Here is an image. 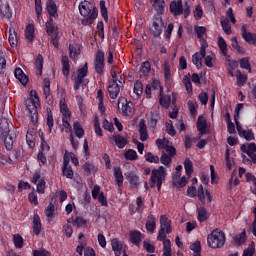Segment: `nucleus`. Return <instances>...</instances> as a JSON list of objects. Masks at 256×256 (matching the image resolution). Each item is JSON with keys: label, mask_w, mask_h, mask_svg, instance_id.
<instances>
[{"label": "nucleus", "mask_w": 256, "mask_h": 256, "mask_svg": "<svg viewBox=\"0 0 256 256\" xmlns=\"http://www.w3.org/2000/svg\"><path fill=\"white\" fill-rule=\"evenodd\" d=\"M26 110L31 115L32 125H37V121H39V112H37V106L35 105V101L30 100L26 104Z\"/></svg>", "instance_id": "10"}, {"label": "nucleus", "mask_w": 256, "mask_h": 256, "mask_svg": "<svg viewBox=\"0 0 256 256\" xmlns=\"http://www.w3.org/2000/svg\"><path fill=\"white\" fill-rule=\"evenodd\" d=\"M129 237L132 245L139 247V245H141V241L143 240V233H141L139 230H132L129 233Z\"/></svg>", "instance_id": "18"}, {"label": "nucleus", "mask_w": 256, "mask_h": 256, "mask_svg": "<svg viewBox=\"0 0 256 256\" xmlns=\"http://www.w3.org/2000/svg\"><path fill=\"white\" fill-rule=\"evenodd\" d=\"M60 113H62V117H71V111H69V106H67L65 99L60 100Z\"/></svg>", "instance_id": "45"}, {"label": "nucleus", "mask_w": 256, "mask_h": 256, "mask_svg": "<svg viewBox=\"0 0 256 256\" xmlns=\"http://www.w3.org/2000/svg\"><path fill=\"white\" fill-rule=\"evenodd\" d=\"M31 183L36 185L37 193L43 195L45 193V189L47 188V182L45 181L44 177H41V171L36 170L32 176Z\"/></svg>", "instance_id": "7"}, {"label": "nucleus", "mask_w": 256, "mask_h": 256, "mask_svg": "<svg viewBox=\"0 0 256 256\" xmlns=\"http://www.w3.org/2000/svg\"><path fill=\"white\" fill-rule=\"evenodd\" d=\"M133 91L137 97H141L143 95V83L139 80L134 82Z\"/></svg>", "instance_id": "53"}, {"label": "nucleus", "mask_w": 256, "mask_h": 256, "mask_svg": "<svg viewBox=\"0 0 256 256\" xmlns=\"http://www.w3.org/2000/svg\"><path fill=\"white\" fill-rule=\"evenodd\" d=\"M46 10L50 17H54V19L59 17V13L57 12V3L55 0H47Z\"/></svg>", "instance_id": "17"}, {"label": "nucleus", "mask_w": 256, "mask_h": 256, "mask_svg": "<svg viewBox=\"0 0 256 256\" xmlns=\"http://www.w3.org/2000/svg\"><path fill=\"white\" fill-rule=\"evenodd\" d=\"M14 76L20 81L21 85H27L29 83V76L19 67L14 70Z\"/></svg>", "instance_id": "22"}, {"label": "nucleus", "mask_w": 256, "mask_h": 256, "mask_svg": "<svg viewBox=\"0 0 256 256\" xmlns=\"http://www.w3.org/2000/svg\"><path fill=\"white\" fill-rule=\"evenodd\" d=\"M62 175L66 177V179H73L75 177V172H73V168L69 164V158L64 157L63 166H62Z\"/></svg>", "instance_id": "14"}, {"label": "nucleus", "mask_w": 256, "mask_h": 256, "mask_svg": "<svg viewBox=\"0 0 256 256\" xmlns=\"http://www.w3.org/2000/svg\"><path fill=\"white\" fill-rule=\"evenodd\" d=\"M145 227L148 233H155V229H157V218L155 215L151 214L148 216Z\"/></svg>", "instance_id": "21"}, {"label": "nucleus", "mask_w": 256, "mask_h": 256, "mask_svg": "<svg viewBox=\"0 0 256 256\" xmlns=\"http://www.w3.org/2000/svg\"><path fill=\"white\" fill-rule=\"evenodd\" d=\"M220 25L224 31V33H226V35H231L232 30H231V24L229 23V19H222L220 21Z\"/></svg>", "instance_id": "52"}, {"label": "nucleus", "mask_w": 256, "mask_h": 256, "mask_svg": "<svg viewBox=\"0 0 256 256\" xmlns=\"http://www.w3.org/2000/svg\"><path fill=\"white\" fill-rule=\"evenodd\" d=\"M122 113L126 117H129L135 113V107H133V102H127L122 105Z\"/></svg>", "instance_id": "35"}, {"label": "nucleus", "mask_w": 256, "mask_h": 256, "mask_svg": "<svg viewBox=\"0 0 256 256\" xmlns=\"http://www.w3.org/2000/svg\"><path fill=\"white\" fill-rule=\"evenodd\" d=\"M165 177H167V171L165 170V167L160 166L158 169H153L149 180L150 188L153 189V187L156 185L157 190L161 191Z\"/></svg>", "instance_id": "2"}, {"label": "nucleus", "mask_w": 256, "mask_h": 256, "mask_svg": "<svg viewBox=\"0 0 256 256\" xmlns=\"http://www.w3.org/2000/svg\"><path fill=\"white\" fill-rule=\"evenodd\" d=\"M111 247L115 256H121V253H123V243H121L119 239L117 238L112 239Z\"/></svg>", "instance_id": "25"}, {"label": "nucleus", "mask_w": 256, "mask_h": 256, "mask_svg": "<svg viewBox=\"0 0 256 256\" xmlns=\"http://www.w3.org/2000/svg\"><path fill=\"white\" fill-rule=\"evenodd\" d=\"M32 224H33L32 229H33L34 235H37V236L41 235L42 224H41V217L39 216V214H34Z\"/></svg>", "instance_id": "24"}, {"label": "nucleus", "mask_w": 256, "mask_h": 256, "mask_svg": "<svg viewBox=\"0 0 256 256\" xmlns=\"http://www.w3.org/2000/svg\"><path fill=\"white\" fill-rule=\"evenodd\" d=\"M143 249L147 251V253H155V246L149 243V240L143 241Z\"/></svg>", "instance_id": "64"}, {"label": "nucleus", "mask_w": 256, "mask_h": 256, "mask_svg": "<svg viewBox=\"0 0 256 256\" xmlns=\"http://www.w3.org/2000/svg\"><path fill=\"white\" fill-rule=\"evenodd\" d=\"M79 13L84 19L81 20V24L84 27H91L95 23V19L99 17V9L91 3V1L83 0L78 6Z\"/></svg>", "instance_id": "1"}, {"label": "nucleus", "mask_w": 256, "mask_h": 256, "mask_svg": "<svg viewBox=\"0 0 256 256\" xmlns=\"http://www.w3.org/2000/svg\"><path fill=\"white\" fill-rule=\"evenodd\" d=\"M218 47L222 55L226 57L227 53H229V50L227 49V42L222 36L218 37Z\"/></svg>", "instance_id": "43"}, {"label": "nucleus", "mask_w": 256, "mask_h": 256, "mask_svg": "<svg viewBox=\"0 0 256 256\" xmlns=\"http://www.w3.org/2000/svg\"><path fill=\"white\" fill-rule=\"evenodd\" d=\"M43 91L46 98L51 95V80L49 78L43 80Z\"/></svg>", "instance_id": "51"}, {"label": "nucleus", "mask_w": 256, "mask_h": 256, "mask_svg": "<svg viewBox=\"0 0 256 256\" xmlns=\"http://www.w3.org/2000/svg\"><path fill=\"white\" fill-rule=\"evenodd\" d=\"M255 255V242H251L250 246L243 251L242 256H253Z\"/></svg>", "instance_id": "63"}, {"label": "nucleus", "mask_w": 256, "mask_h": 256, "mask_svg": "<svg viewBox=\"0 0 256 256\" xmlns=\"http://www.w3.org/2000/svg\"><path fill=\"white\" fill-rule=\"evenodd\" d=\"M25 37L29 43H33L35 41V27L31 24L26 26Z\"/></svg>", "instance_id": "33"}, {"label": "nucleus", "mask_w": 256, "mask_h": 256, "mask_svg": "<svg viewBox=\"0 0 256 256\" xmlns=\"http://www.w3.org/2000/svg\"><path fill=\"white\" fill-rule=\"evenodd\" d=\"M240 150L242 153H246V155H253V153H256V144L255 142L249 143L248 146L242 144L240 146Z\"/></svg>", "instance_id": "34"}, {"label": "nucleus", "mask_w": 256, "mask_h": 256, "mask_svg": "<svg viewBox=\"0 0 256 256\" xmlns=\"http://www.w3.org/2000/svg\"><path fill=\"white\" fill-rule=\"evenodd\" d=\"M0 13L4 19H11L13 17V11H11V6H9V1H0Z\"/></svg>", "instance_id": "13"}, {"label": "nucleus", "mask_w": 256, "mask_h": 256, "mask_svg": "<svg viewBox=\"0 0 256 256\" xmlns=\"http://www.w3.org/2000/svg\"><path fill=\"white\" fill-rule=\"evenodd\" d=\"M239 65L241 69H245L248 71V73H252V68H251V62L249 60V57H243L239 60Z\"/></svg>", "instance_id": "41"}, {"label": "nucleus", "mask_w": 256, "mask_h": 256, "mask_svg": "<svg viewBox=\"0 0 256 256\" xmlns=\"http://www.w3.org/2000/svg\"><path fill=\"white\" fill-rule=\"evenodd\" d=\"M69 55L72 59H77L81 55V45L77 43L70 44Z\"/></svg>", "instance_id": "29"}, {"label": "nucleus", "mask_w": 256, "mask_h": 256, "mask_svg": "<svg viewBox=\"0 0 256 256\" xmlns=\"http://www.w3.org/2000/svg\"><path fill=\"white\" fill-rule=\"evenodd\" d=\"M184 169L186 171L187 177H191V175L193 174V161H191V159L185 158Z\"/></svg>", "instance_id": "48"}, {"label": "nucleus", "mask_w": 256, "mask_h": 256, "mask_svg": "<svg viewBox=\"0 0 256 256\" xmlns=\"http://www.w3.org/2000/svg\"><path fill=\"white\" fill-rule=\"evenodd\" d=\"M197 213H198L197 219L199 223H205V221L209 219V213L207 212V209H205V207L197 208Z\"/></svg>", "instance_id": "36"}, {"label": "nucleus", "mask_w": 256, "mask_h": 256, "mask_svg": "<svg viewBox=\"0 0 256 256\" xmlns=\"http://www.w3.org/2000/svg\"><path fill=\"white\" fill-rule=\"evenodd\" d=\"M138 127L140 133V141H147L149 139V132L147 131V124H145V120H140Z\"/></svg>", "instance_id": "23"}, {"label": "nucleus", "mask_w": 256, "mask_h": 256, "mask_svg": "<svg viewBox=\"0 0 256 256\" xmlns=\"http://www.w3.org/2000/svg\"><path fill=\"white\" fill-rule=\"evenodd\" d=\"M8 41L10 43V47H17V43H19V37L17 36V31H15L14 27L9 28V36Z\"/></svg>", "instance_id": "26"}, {"label": "nucleus", "mask_w": 256, "mask_h": 256, "mask_svg": "<svg viewBox=\"0 0 256 256\" xmlns=\"http://www.w3.org/2000/svg\"><path fill=\"white\" fill-rule=\"evenodd\" d=\"M234 242L238 247H241L247 241V231L243 230L240 234L234 236Z\"/></svg>", "instance_id": "40"}, {"label": "nucleus", "mask_w": 256, "mask_h": 256, "mask_svg": "<svg viewBox=\"0 0 256 256\" xmlns=\"http://www.w3.org/2000/svg\"><path fill=\"white\" fill-rule=\"evenodd\" d=\"M159 103L164 109H169L171 107V96L169 95H162L159 98Z\"/></svg>", "instance_id": "49"}, {"label": "nucleus", "mask_w": 256, "mask_h": 256, "mask_svg": "<svg viewBox=\"0 0 256 256\" xmlns=\"http://www.w3.org/2000/svg\"><path fill=\"white\" fill-rule=\"evenodd\" d=\"M197 130L199 131V133H201V135H205L206 131H207V119H205V117L203 116H199L198 120H197V124H196Z\"/></svg>", "instance_id": "28"}, {"label": "nucleus", "mask_w": 256, "mask_h": 256, "mask_svg": "<svg viewBox=\"0 0 256 256\" xmlns=\"http://www.w3.org/2000/svg\"><path fill=\"white\" fill-rule=\"evenodd\" d=\"M241 35L246 43H256V34L253 35L251 32H247V25L244 24L241 27Z\"/></svg>", "instance_id": "19"}, {"label": "nucleus", "mask_w": 256, "mask_h": 256, "mask_svg": "<svg viewBox=\"0 0 256 256\" xmlns=\"http://www.w3.org/2000/svg\"><path fill=\"white\" fill-rule=\"evenodd\" d=\"M160 229L166 231L167 235L171 234L173 231L171 228V220H169L165 215L160 216Z\"/></svg>", "instance_id": "20"}, {"label": "nucleus", "mask_w": 256, "mask_h": 256, "mask_svg": "<svg viewBox=\"0 0 256 256\" xmlns=\"http://www.w3.org/2000/svg\"><path fill=\"white\" fill-rule=\"evenodd\" d=\"M240 137H244L246 141H253L255 134L251 130H243L242 133H240Z\"/></svg>", "instance_id": "59"}, {"label": "nucleus", "mask_w": 256, "mask_h": 256, "mask_svg": "<svg viewBox=\"0 0 256 256\" xmlns=\"http://www.w3.org/2000/svg\"><path fill=\"white\" fill-rule=\"evenodd\" d=\"M107 91L110 99H117L121 93V86L117 82H108Z\"/></svg>", "instance_id": "11"}, {"label": "nucleus", "mask_w": 256, "mask_h": 256, "mask_svg": "<svg viewBox=\"0 0 256 256\" xmlns=\"http://www.w3.org/2000/svg\"><path fill=\"white\" fill-rule=\"evenodd\" d=\"M225 239V233L215 229L207 236L208 247H211V249H221L225 245Z\"/></svg>", "instance_id": "3"}, {"label": "nucleus", "mask_w": 256, "mask_h": 256, "mask_svg": "<svg viewBox=\"0 0 256 256\" xmlns=\"http://www.w3.org/2000/svg\"><path fill=\"white\" fill-rule=\"evenodd\" d=\"M173 159H171V156L167 155V153L163 152L161 157H160V163L162 165H165V167H169L171 165Z\"/></svg>", "instance_id": "56"}, {"label": "nucleus", "mask_w": 256, "mask_h": 256, "mask_svg": "<svg viewBox=\"0 0 256 256\" xmlns=\"http://www.w3.org/2000/svg\"><path fill=\"white\" fill-rule=\"evenodd\" d=\"M46 27V33L49 36H53V35H59V27H57V25L55 24H45Z\"/></svg>", "instance_id": "47"}, {"label": "nucleus", "mask_w": 256, "mask_h": 256, "mask_svg": "<svg viewBox=\"0 0 256 256\" xmlns=\"http://www.w3.org/2000/svg\"><path fill=\"white\" fill-rule=\"evenodd\" d=\"M94 70L98 75L105 73V52L98 50L94 56Z\"/></svg>", "instance_id": "6"}, {"label": "nucleus", "mask_w": 256, "mask_h": 256, "mask_svg": "<svg viewBox=\"0 0 256 256\" xmlns=\"http://www.w3.org/2000/svg\"><path fill=\"white\" fill-rule=\"evenodd\" d=\"M194 31L198 39H203V35L207 33V28L205 26H195Z\"/></svg>", "instance_id": "61"}, {"label": "nucleus", "mask_w": 256, "mask_h": 256, "mask_svg": "<svg viewBox=\"0 0 256 256\" xmlns=\"http://www.w3.org/2000/svg\"><path fill=\"white\" fill-rule=\"evenodd\" d=\"M197 197L202 205H205V190L203 189V185L200 184L198 187V191L196 192Z\"/></svg>", "instance_id": "60"}, {"label": "nucleus", "mask_w": 256, "mask_h": 256, "mask_svg": "<svg viewBox=\"0 0 256 256\" xmlns=\"http://www.w3.org/2000/svg\"><path fill=\"white\" fill-rule=\"evenodd\" d=\"M247 79V74H243L241 70L236 71V85H238V87H243L245 83H247Z\"/></svg>", "instance_id": "37"}, {"label": "nucleus", "mask_w": 256, "mask_h": 256, "mask_svg": "<svg viewBox=\"0 0 256 256\" xmlns=\"http://www.w3.org/2000/svg\"><path fill=\"white\" fill-rule=\"evenodd\" d=\"M113 137H114L115 145H117L119 149H124L125 145H127V138L121 135H115Z\"/></svg>", "instance_id": "44"}, {"label": "nucleus", "mask_w": 256, "mask_h": 256, "mask_svg": "<svg viewBox=\"0 0 256 256\" xmlns=\"http://www.w3.org/2000/svg\"><path fill=\"white\" fill-rule=\"evenodd\" d=\"M157 123H159V115L157 113H151L148 119V127L150 131H155Z\"/></svg>", "instance_id": "32"}, {"label": "nucleus", "mask_w": 256, "mask_h": 256, "mask_svg": "<svg viewBox=\"0 0 256 256\" xmlns=\"http://www.w3.org/2000/svg\"><path fill=\"white\" fill-rule=\"evenodd\" d=\"M145 160L148 162V163H159L160 159H159V156L157 155H154L153 153L151 152H147L145 154Z\"/></svg>", "instance_id": "55"}, {"label": "nucleus", "mask_w": 256, "mask_h": 256, "mask_svg": "<svg viewBox=\"0 0 256 256\" xmlns=\"http://www.w3.org/2000/svg\"><path fill=\"white\" fill-rule=\"evenodd\" d=\"M125 177L129 183L130 189H139V185H141V178L135 171L126 172Z\"/></svg>", "instance_id": "9"}, {"label": "nucleus", "mask_w": 256, "mask_h": 256, "mask_svg": "<svg viewBox=\"0 0 256 256\" xmlns=\"http://www.w3.org/2000/svg\"><path fill=\"white\" fill-rule=\"evenodd\" d=\"M61 63H62V73L64 77H69L71 73V65L69 64V57L62 56Z\"/></svg>", "instance_id": "30"}, {"label": "nucleus", "mask_w": 256, "mask_h": 256, "mask_svg": "<svg viewBox=\"0 0 256 256\" xmlns=\"http://www.w3.org/2000/svg\"><path fill=\"white\" fill-rule=\"evenodd\" d=\"M152 7L158 13L157 15H163L165 13V0H152Z\"/></svg>", "instance_id": "27"}, {"label": "nucleus", "mask_w": 256, "mask_h": 256, "mask_svg": "<svg viewBox=\"0 0 256 256\" xmlns=\"http://www.w3.org/2000/svg\"><path fill=\"white\" fill-rule=\"evenodd\" d=\"M164 27L165 23L163 22V16H161V14L154 15L149 24V32L151 37H154V39L161 37Z\"/></svg>", "instance_id": "4"}, {"label": "nucleus", "mask_w": 256, "mask_h": 256, "mask_svg": "<svg viewBox=\"0 0 256 256\" xmlns=\"http://www.w3.org/2000/svg\"><path fill=\"white\" fill-rule=\"evenodd\" d=\"M46 124L48 127L49 133H52L55 121L53 119V113L51 111L47 112Z\"/></svg>", "instance_id": "54"}, {"label": "nucleus", "mask_w": 256, "mask_h": 256, "mask_svg": "<svg viewBox=\"0 0 256 256\" xmlns=\"http://www.w3.org/2000/svg\"><path fill=\"white\" fill-rule=\"evenodd\" d=\"M94 131L97 137H103V129H101V125L99 124V117H95L94 119Z\"/></svg>", "instance_id": "57"}, {"label": "nucleus", "mask_w": 256, "mask_h": 256, "mask_svg": "<svg viewBox=\"0 0 256 256\" xmlns=\"http://www.w3.org/2000/svg\"><path fill=\"white\" fill-rule=\"evenodd\" d=\"M113 171L116 185H118V191H123V181H125L123 178V170L121 167L115 166Z\"/></svg>", "instance_id": "15"}, {"label": "nucleus", "mask_w": 256, "mask_h": 256, "mask_svg": "<svg viewBox=\"0 0 256 256\" xmlns=\"http://www.w3.org/2000/svg\"><path fill=\"white\" fill-rule=\"evenodd\" d=\"M36 74L41 77L43 75V55L39 54L35 59Z\"/></svg>", "instance_id": "39"}, {"label": "nucleus", "mask_w": 256, "mask_h": 256, "mask_svg": "<svg viewBox=\"0 0 256 256\" xmlns=\"http://www.w3.org/2000/svg\"><path fill=\"white\" fill-rule=\"evenodd\" d=\"M34 133L35 131L31 129H28L26 133V143L30 149H33V147H35V137H33Z\"/></svg>", "instance_id": "42"}, {"label": "nucleus", "mask_w": 256, "mask_h": 256, "mask_svg": "<svg viewBox=\"0 0 256 256\" xmlns=\"http://www.w3.org/2000/svg\"><path fill=\"white\" fill-rule=\"evenodd\" d=\"M89 74V66L87 62L77 70V76L74 79V91H79V89H85L87 85L85 84V78Z\"/></svg>", "instance_id": "5"}, {"label": "nucleus", "mask_w": 256, "mask_h": 256, "mask_svg": "<svg viewBox=\"0 0 256 256\" xmlns=\"http://www.w3.org/2000/svg\"><path fill=\"white\" fill-rule=\"evenodd\" d=\"M192 63L196 68L202 69L203 67V56H200L199 53H194L192 55Z\"/></svg>", "instance_id": "46"}, {"label": "nucleus", "mask_w": 256, "mask_h": 256, "mask_svg": "<svg viewBox=\"0 0 256 256\" xmlns=\"http://www.w3.org/2000/svg\"><path fill=\"white\" fill-rule=\"evenodd\" d=\"M172 184L174 187L183 188L187 185V177H181V172H176L172 177Z\"/></svg>", "instance_id": "16"}, {"label": "nucleus", "mask_w": 256, "mask_h": 256, "mask_svg": "<svg viewBox=\"0 0 256 256\" xmlns=\"http://www.w3.org/2000/svg\"><path fill=\"white\" fill-rule=\"evenodd\" d=\"M140 77H149V73H151V63L147 60L141 63L140 66Z\"/></svg>", "instance_id": "31"}, {"label": "nucleus", "mask_w": 256, "mask_h": 256, "mask_svg": "<svg viewBox=\"0 0 256 256\" xmlns=\"http://www.w3.org/2000/svg\"><path fill=\"white\" fill-rule=\"evenodd\" d=\"M13 241L16 249H22L23 248V237L19 234H15L13 236Z\"/></svg>", "instance_id": "58"}, {"label": "nucleus", "mask_w": 256, "mask_h": 256, "mask_svg": "<svg viewBox=\"0 0 256 256\" xmlns=\"http://www.w3.org/2000/svg\"><path fill=\"white\" fill-rule=\"evenodd\" d=\"M0 133L2 137H4V145L7 151H11L13 149V143H15L16 135L15 132H11L8 129L3 132V128L0 127Z\"/></svg>", "instance_id": "8"}, {"label": "nucleus", "mask_w": 256, "mask_h": 256, "mask_svg": "<svg viewBox=\"0 0 256 256\" xmlns=\"http://www.w3.org/2000/svg\"><path fill=\"white\" fill-rule=\"evenodd\" d=\"M164 71V77L166 81H169L171 79V65L169 62H166L163 66Z\"/></svg>", "instance_id": "62"}, {"label": "nucleus", "mask_w": 256, "mask_h": 256, "mask_svg": "<svg viewBox=\"0 0 256 256\" xmlns=\"http://www.w3.org/2000/svg\"><path fill=\"white\" fill-rule=\"evenodd\" d=\"M124 157L125 159H127V161H137L139 159V155H137V151L133 149H129L128 151H126L124 153Z\"/></svg>", "instance_id": "50"}, {"label": "nucleus", "mask_w": 256, "mask_h": 256, "mask_svg": "<svg viewBox=\"0 0 256 256\" xmlns=\"http://www.w3.org/2000/svg\"><path fill=\"white\" fill-rule=\"evenodd\" d=\"M170 12L174 17H179V15H183V0L170 2Z\"/></svg>", "instance_id": "12"}, {"label": "nucleus", "mask_w": 256, "mask_h": 256, "mask_svg": "<svg viewBox=\"0 0 256 256\" xmlns=\"http://www.w3.org/2000/svg\"><path fill=\"white\" fill-rule=\"evenodd\" d=\"M73 129L76 137H78V139H83V136L85 135V129H83V126H81L79 121H74Z\"/></svg>", "instance_id": "38"}]
</instances>
